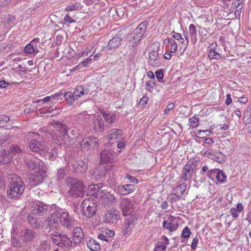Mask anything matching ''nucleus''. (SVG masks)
Returning <instances> with one entry per match:
<instances>
[{
    "instance_id": "obj_21",
    "label": "nucleus",
    "mask_w": 251,
    "mask_h": 251,
    "mask_svg": "<svg viewBox=\"0 0 251 251\" xmlns=\"http://www.w3.org/2000/svg\"><path fill=\"white\" fill-rule=\"evenodd\" d=\"M102 190L98 185H90L89 186L87 195L95 197L99 199Z\"/></svg>"
},
{
    "instance_id": "obj_51",
    "label": "nucleus",
    "mask_w": 251,
    "mask_h": 251,
    "mask_svg": "<svg viewBox=\"0 0 251 251\" xmlns=\"http://www.w3.org/2000/svg\"><path fill=\"white\" fill-rule=\"evenodd\" d=\"M215 152L212 149H208L204 152V154L207 157L213 159Z\"/></svg>"
},
{
    "instance_id": "obj_30",
    "label": "nucleus",
    "mask_w": 251,
    "mask_h": 251,
    "mask_svg": "<svg viewBox=\"0 0 251 251\" xmlns=\"http://www.w3.org/2000/svg\"><path fill=\"white\" fill-rule=\"evenodd\" d=\"M25 163L27 168L30 170H33L34 169L36 170L39 164L44 165L42 162H36L34 160L31 159H26Z\"/></svg>"
},
{
    "instance_id": "obj_33",
    "label": "nucleus",
    "mask_w": 251,
    "mask_h": 251,
    "mask_svg": "<svg viewBox=\"0 0 251 251\" xmlns=\"http://www.w3.org/2000/svg\"><path fill=\"white\" fill-rule=\"evenodd\" d=\"M186 188V185L185 183H182L174 189V191L180 195L182 196L184 193Z\"/></svg>"
},
{
    "instance_id": "obj_6",
    "label": "nucleus",
    "mask_w": 251,
    "mask_h": 251,
    "mask_svg": "<svg viewBox=\"0 0 251 251\" xmlns=\"http://www.w3.org/2000/svg\"><path fill=\"white\" fill-rule=\"evenodd\" d=\"M197 165L198 162L195 159H191L188 161L183 168L181 178L185 181L190 180L195 173Z\"/></svg>"
},
{
    "instance_id": "obj_16",
    "label": "nucleus",
    "mask_w": 251,
    "mask_h": 251,
    "mask_svg": "<svg viewBox=\"0 0 251 251\" xmlns=\"http://www.w3.org/2000/svg\"><path fill=\"white\" fill-rule=\"evenodd\" d=\"M73 237L74 242L77 244L81 243L84 239V234L81 228L76 227L73 231Z\"/></svg>"
},
{
    "instance_id": "obj_53",
    "label": "nucleus",
    "mask_w": 251,
    "mask_h": 251,
    "mask_svg": "<svg viewBox=\"0 0 251 251\" xmlns=\"http://www.w3.org/2000/svg\"><path fill=\"white\" fill-rule=\"evenodd\" d=\"M10 121V117L5 115L0 116V124H4Z\"/></svg>"
},
{
    "instance_id": "obj_57",
    "label": "nucleus",
    "mask_w": 251,
    "mask_h": 251,
    "mask_svg": "<svg viewBox=\"0 0 251 251\" xmlns=\"http://www.w3.org/2000/svg\"><path fill=\"white\" fill-rule=\"evenodd\" d=\"M174 107V104L173 103L168 104L164 110V113H168L169 111L172 110Z\"/></svg>"
},
{
    "instance_id": "obj_50",
    "label": "nucleus",
    "mask_w": 251,
    "mask_h": 251,
    "mask_svg": "<svg viewBox=\"0 0 251 251\" xmlns=\"http://www.w3.org/2000/svg\"><path fill=\"white\" fill-rule=\"evenodd\" d=\"M66 175L65 170L64 169H60L58 170L56 174V176L58 179H62Z\"/></svg>"
},
{
    "instance_id": "obj_42",
    "label": "nucleus",
    "mask_w": 251,
    "mask_h": 251,
    "mask_svg": "<svg viewBox=\"0 0 251 251\" xmlns=\"http://www.w3.org/2000/svg\"><path fill=\"white\" fill-rule=\"evenodd\" d=\"M133 222L132 219H127L125 223V230L126 232H129L131 228V226H133Z\"/></svg>"
},
{
    "instance_id": "obj_15",
    "label": "nucleus",
    "mask_w": 251,
    "mask_h": 251,
    "mask_svg": "<svg viewBox=\"0 0 251 251\" xmlns=\"http://www.w3.org/2000/svg\"><path fill=\"white\" fill-rule=\"evenodd\" d=\"M178 224L176 219L171 217L168 220H164L163 227L172 232L177 229Z\"/></svg>"
},
{
    "instance_id": "obj_46",
    "label": "nucleus",
    "mask_w": 251,
    "mask_h": 251,
    "mask_svg": "<svg viewBox=\"0 0 251 251\" xmlns=\"http://www.w3.org/2000/svg\"><path fill=\"white\" fill-rule=\"evenodd\" d=\"M9 151L10 153L16 154L20 153L22 151V150L17 145H12L10 146Z\"/></svg>"
},
{
    "instance_id": "obj_8",
    "label": "nucleus",
    "mask_w": 251,
    "mask_h": 251,
    "mask_svg": "<svg viewBox=\"0 0 251 251\" xmlns=\"http://www.w3.org/2000/svg\"><path fill=\"white\" fill-rule=\"evenodd\" d=\"M50 236L53 243L58 246L69 247L72 245V241L66 235H61L58 232L56 234H50Z\"/></svg>"
},
{
    "instance_id": "obj_12",
    "label": "nucleus",
    "mask_w": 251,
    "mask_h": 251,
    "mask_svg": "<svg viewBox=\"0 0 251 251\" xmlns=\"http://www.w3.org/2000/svg\"><path fill=\"white\" fill-rule=\"evenodd\" d=\"M114 156V151L106 149L103 150L100 155V162L103 163H112L115 161Z\"/></svg>"
},
{
    "instance_id": "obj_37",
    "label": "nucleus",
    "mask_w": 251,
    "mask_h": 251,
    "mask_svg": "<svg viewBox=\"0 0 251 251\" xmlns=\"http://www.w3.org/2000/svg\"><path fill=\"white\" fill-rule=\"evenodd\" d=\"M226 178V175L223 171L218 170L217 172L216 178L218 181L221 183H224L225 182Z\"/></svg>"
},
{
    "instance_id": "obj_11",
    "label": "nucleus",
    "mask_w": 251,
    "mask_h": 251,
    "mask_svg": "<svg viewBox=\"0 0 251 251\" xmlns=\"http://www.w3.org/2000/svg\"><path fill=\"white\" fill-rule=\"evenodd\" d=\"M98 139L94 137L84 138L80 143V147L82 150H88L89 148L98 144Z\"/></svg>"
},
{
    "instance_id": "obj_47",
    "label": "nucleus",
    "mask_w": 251,
    "mask_h": 251,
    "mask_svg": "<svg viewBox=\"0 0 251 251\" xmlns=\"http://www.w3.org/2000/svg\"><path fill=\"white\" fill-rule=\"evenodd\" d=\"M29 222L32 227L38 229L40 227V224L38 223L37 220L33 218L29 219Z\"/></svg>"
},
{
    "instance_id": "obj_32",
    "label": "nucleus",
    "mask_w": 251,
    "mask_h": 251,
    "mask_svg": "<svg viewBox=\"0 0 251 251\" xmlns=\"http://www.w3.org/2000/svg\"><path fill=\"white\" fill-rule=\"evenodd\" d=\"M64 97L68 103L70 105H73L74 101L76 100L75 98L74 94L71 92L66 93L64 95Z\"/></svg>"
},
{
    "instance_id": "obj_5",
    "label": "nucleus",
    "mask_w": 251,
    "mask_h": 251,
    "mask_svg": "<svg viewBox=\"0 0 251 251\" xmlns=\"http://www.w3.org/2000/svg\"><path fill=\"white\" fill-rule=\"evenodd\" d=\"M67 185H70V188L69 194L72 197L77 198L82 197L83 195V183L80 181H76L72 178L67 180Z\"/></svg>"
},
{
    "instance_id": "obj_1",
    "label": "nucleus",
    "mask_w": 251,
    "mask_h": 251,
    "mask_svg": "<svg viewBox=\"0 0 251 251\" xmlns=\"http://www.w3.org/2000/svg\"><path fill=\"white\" fill-rule=\"evenodd\" d=\"M49 218V220L44 221L43 226H49L50 230L53 229L59 230L60 225L70 228L74 222L69 213L67 212L60 213L58 211H54L50 214V216Z\"/></svg>"
},
{
    "instance_id": "obj_36",
    "label": "nucleus",
    "mask_w": 251,
    "mask_h": 251,
    "mask_svg": "<svg viewBox=\"0 0 251 251\" xmlns=\"http://www.w3.org/2000/svg\"><path fill=\"white\" fill-rule=\"evenodd\" d=\"M189 33L191 39L196 41L197 40V33L194 25L191 24L189 25Z\"/></svg>"
},
{
    "instance_id": "obj_62",
    "label": "nucleus",
    "mask_w": 251,
    "mask_h": 251,
    "mask_svg": "<svg viewBox=\"0 0 251 251\" xmlns=\"http://www.w3.org/2000/svg\"><path fill=\"white\" fill-rule=\"evenodd\" d=\"M218 171V169H211L209 170L207 173V176L209 177V178H211V176L213 174L217 173V172Z\"/></svg>"
},
{
    "instance_id": "obj_20",
    "label": "nucleus",
    "mask_w": 251,
    "mask_h": 251,
    "mask_svg": "<svg viewBox=\"0 0 251 251\" xmlns=\"http://www.w3.org/2000/svg\"><path fill=\"white\" fill-rule=\"evenodd\" d=\"M127 43L131 47H136L138 45L139 42L142 40L140 36L132 32L127 36Z\"/></svg>"
},
{
    "instance_id": "obj_63",
    "label": "nucleus",
    "mask_w": 251,
    "mask_h": 251,
    "mask_svg": "<svg viewBox=\"0 0 251 251\" xmlns=\"http://www.w3.org/2000/svg\"><path fill=\"white\" fill-rule=\"evenodd\" d=\"M226 105H229L232 102V99L231 98V95L230 94H227L226 95Z\"/></svg>"
},
{
    "instance_id": "obj_25",
    "label": "nucleus",
    "mask_w": 251,
    "mask_h": 251,
    "mask_svg": "<svg viewBox=\"0 0 251 251\" xmlns=\"http://www.w3.org/2000/svg\"><path fill=\"white\" fill-rule=\"evenodd\" d=\"M147 25L148 23L146 21H143L138 25L132 32L140 36L142 38V36L146 30Z\"/></svg>"
},
{
    "instance_id": "obj_14",
    "label": "nucleus",
    "mask_w": 251,
    "mask_h": 251,
    "mask_svg": "<svg viewBox=\"0 0 251 251\" xmlns=\"http://www.w3.org/2000/svg\"><path fill=\"white\" fill-rule=\"evenodd\" d=\"M47 205L41 201L34 202L31 206L32 213L34 214H44L47 211Z\"/></svg>"
},
{
    "instance_id": "obj_52",
    "label": "nucleus",
    "mask_w": 251,
    "mask_h": 251,
    "mask_svg": "<svg viewBox=\"0 0 251 251\" xmlns=\"http://www.w3.org/2000/svg\"><path fill=\"white\" fill-rule=\"evenodd\" d=\"M107 235H105L103 233H100L98 234V238L101 240L105 241L106 242H109L111 241V239H110L109 237H107Z\"/></svg>"
},
{
    "instance_id": "obj_27",
    "label": "nucleus",
    "mask_w": 251,
    "mask_h": 251,
    "mask_svg": "<svg viewBox=\"0 0 251 251\" xmlns=\"http://www.w3.org/2000/svg\"><path fill=\"white\" fill-rule=\"evenodd\" d=\"M74 168L77 173H83L87 169V165L82 161L79 160L73 164Z\"/></svg>"
},
{
    "instance_id": "obj_40",
    "label": "nucleus",
    "mask_w": 251,
    "mask_h": 251,
    "mask_svg": "<svg viewBox=\"0 0 251 251\" xmlns=\"http://www.w3.org/2000/svg\"><path fill=\"white\" fill-rule=\"evenodd\" d=\"M62 95L63 93L60 92L58 93H56L54 95L50 96V97L51 98V103H57L60 100H61L62 99V98H61V96Z\"/></svg>"
},
{
    "instance_id": "obj_60",
    "label": "nucleus",
    "mask_w": 251,
    "mask_h": 251,
    "mask_svg": "<svg viewBox=\"0 0 251 251\" xmlns=\"http://www.w3.org/2000/svg\"><path fill=\"white\" fill-rule=\"evenodd\" d=\"M198 242H199V239H198V238L197 237H195L193 240V242H192V244H191V248L193 250H195L196 249V247L197 246Z\"/></svg>"
},
{
    "instance_id": "obj_35",
    "label": "nucleus",
    "mask_w": 251,
    "mask_h": 251,
    "mask_svg": "<svg viewBox=\"0 0 251 251\" xmlns=\"http://www.w3.org/2000/svg\"><path fill=\"white\" fill-rule=\"evenodd\" d=\"M12 136L10 134H5L0 137V147L2 146L7 142L11 140Z\"/></svg>"
},
{
    "instance_id": "obj_38",
    "label": "nucleus",
    "mask_w": 251,
    "mask_h": 251,
    "mask_svg": "<svg viewBox=\"0 0 251 251\" xmlns=\"http://www.w3.org/2000/svg\"><path fill=\"white\" fill-rule=\"evenodd\" d=\"M208 56L211 59H219L222 57L220 53L212 49L210 50Z\"/></svg>"
},
{
    "instance_id": "obj_23",
    "label": "nucleus",
    "mask_w": 251,
    "mask_h": 251,
    "mask_svg": "<svg viewBox=\"0 0 251 251\" xmlns=\"http://www.w3.org/2000/svg\"><path fill=\"white\" fill-rule=\"evenodd\" d=\"M122 41V39L119 36L113 37L108 42L107 45V50L115 49L118 48Z\"/></svg>"
},
{
    "instance_id": "obj_56",
    "label": "nucleus",
    "mask_w": 251,
    "mask_h": 251,
    "mask_svg": "<svg viewBox=\"0 0 251 251\" xmlns=\"http://www.w3.org/2000/svg\"><path fill=\"white\" fill-rule=\"evenodd\" d=\"M156 76L159 81L162 79L164 76L163 72L161 70H159L155 72Z\"/></svg>"
},
{
    "instance_id": "obj_19",
    "label": "nucleus",
    "mask_w": 251,
    "mask_h": 251,
    "mask_svg": "<svg viewBox=\"0 0 251 251\" xmlns=\"http://www.w3.org/2000/svg\"><path fill=\"white\" fill-rule=\"evenodd\" d=\"M36 236V232L30 229H26L22 231L21 239L25 242L32 240Z\"/></svg>"
},
{
    "instance_id": "obj_24",
    "label": "nucleus",
    "mask_w": 251,
    "mask_h": 251,
    "mask_svg": "<svg viewBox=\"0 0 251 251\" xmlns=\"http://www.w3.org/2000/svg\"><path fill=\"white\" fill-rule=\"evenodd\" d=\"M11 158L12 156L9 151L3 150L0 151V163H8L11 161Z\"/></svg>"
},
{
    "instance_id": "obj_2",
    "label": "nucleus",
    "mask_w": 251,
    "mask_h": 251,
    "mask_svg": "<svg viewBox=\"0 0 251 251\" xmlns=\"http://www.w3.org/2000/svg\"><path fill=\"white\" fill-rule=\"evenodd\" d=\"M25 190V185L21 178L18 176L13 178L12 181L9 185L7 191V196L9 198H18L23 193Z\"/></svg>"
},
{
    "instance_id": "obj_59",
    "label": "nucleus",
    "mask_w": 251,
    "mask_h": 251,
    "mask_svg": "<svg viewBox=\"0 0 251 251\" xmlns=\"http://www.w3.org/2000/svg\"><path fill=\"white\" fill-rule=\"evenodd\" d=\"M64 20L66 23H72L75 22V20L72 19V18L70 16H69V15H68V14H66L65 16Z\"/></svg>"
},
{
    "instance_id": "obj_64",
    "label": "nucleus",
    "mask_w": 251,
    "mask_h": 251,
    "mask_svg": "<svg viewBox=\"0 0 251 251\" xmlns=\"http://www.w3.org/2000/svg\"><path fill=\"white\" fill-rule=\"evenodd\" d=\"M177 50V44L176 43H172L171 45V51L174 53Z\"/></svg>"
},
{
    "instance_id": "obj_49",
    "label": "nucleus",
    "mask_w": 251,
    "mask_h": 251,
    "mask_svg": "<svg viewBox=\"0 0 251 251\" xmlns=\"http://www.w3.org/2000/svg\"><path fill=\"white\" fill-rule=\"evenodd\" d=\"M190 229L187 226L185 227L182 232V236L185 238H187L190 236Z\"/></svg>"
},
{
    "instance_id": "obj_31",
    "label": "nucleus",
    "mask_w": 251,
    "mask_h": 251,
    "mask_svg": "<svg viewBox=\"0 0 251 251\" xmlns=\"http://www.w3.org/2000/svg\"><path fill=\"white\" fill-rule=\"evenodd\" d=\"M226 159V156L224 155L221 151H216L213 160L219 163H222Z\"/></svg>"
},
{
    "instance_id": "obj_43",
    "label": "nucleus",
    "mask_w": 251,
    "mask_h": 251,
    "mask_svg": "<svg viewBox=\"0 0 251 251\" xmlns=\"http://www.w3.org/2000/svg\"><path fill=\"white\" fill-rule=\"evenodd\" d=\"M156 83L154 81L151 80L146 82V89L149 92H151L153 88L155 85Z\"/></svg>"
},
{
    "instance_id": "obj_44",
    "label": "nucleus",
    "mask_w": 251,
    "mask_h": 251,
    "mask_svg": "<svg viewBox=\"0 0 251 251\" xmlns=\"http://www.w3.org/2000/svg\"><path fill=\"white\" fill-rule=\"evenodd\" d=\"M181 196L175 192L170 195V199L171 202H176L180 200Z\"/></svg>"
},
{
    "instance_id": "obj_34",
    "label": "nucleus",
    "mask_w": 251,
    "mask_h": 251,
    "mask_svg": "<svg viewBox=\"0 0 251 251\" xmlns=\"http://www.w3.org/2000/svg\"><path fill=\"white\" fill-rule=\"evenodd\" d=\"M75 96V98L76 100L78 98L84 94V89L82 86H77L73 93Z\"/></svg>"
},
{
    "instance_id": "obj_26",
    "label": "nucleus",
    "mask_w": 251,
    "mask_h": 251,
    "mask_svg": "<svg viewBox=\"0 0 251 251\" xmlns=\"http://www.w3.org/2000/svg\"><path fill=\"white\" fill-rule=\"evenodd\" d=\"M122 135V131L119 129H112L108 132L107 137L109 140L116 139L118 140L119 138L121 139Z\"/></svg>"
},
{
    "instance_id": "obj_58",
    "label": "nucleus",
    "mask_w": 251,
    "mask_h": 251,
    "mask_svg": "<svg viewBox=\"0 0 251 251\" xmlns=\"http://www.w3.org/2000/svg\"><path fill=\"white\" fill-rule=\"evenodd\" d=\"M230 213L234 218H237L238 216V212L235 208H231L230 209Z\"/></svg>"
},
{
    "instance_id": "obj_61",
    "label": "nucleus",
    "mask_w": 251,
    "mask_h": 251,
    "mask_svg": "<svg viewBox=\"0 0 251 251\" xmlns=\"http://www.w3.org/2000/svg\"><path fill=\"white\" fill-rule=\"evenodd\" d=\"M148 101V98L147 97H143L140 100L139 103L142 105H145Z\"/></svg>"
},
{
    "instance_id": "obj_41",
    "label": "nucleus",
    "mask_w": 251,
    "mask_h": 251,
    "mask_svg": "<svg viewBox=\"0 0 251 251\" xmlns=\"http://www.w3.org/2000/svg\"><path fill=\"white\" fill-rule=\"evenodd\" d=\"M25 51L26 53L32 54L35 51L34 45L30 42L25 48Z\"/></svg>"
},
{
    "instance_id": "obj_29",
    "label": "nucleus",
    "mask_w": 251,
    "mask_h": 251,
    "mask_svg": "<svg viewBox=\"0 0 251 251\" xmlns=\"http://www.w3.org/2000/svg\"><path fill=\"white\" fill-rule=\"evenodd\" d=\"M100 113L107 123L111 124L115 121V114L110 113H107L104 111H101Z\"/></svg>"
},
{
    "instance_id": "obj_18",
    "label": "nucleus",
    "mask_w": 251,
    "mask_h": 251,
    "mask_svg": "<svg viewBox=\"0 0 251 251\" xmlns=\"http://www.w3.org/2000/svg\"><path fill=\"white\" fill-rule=\"evenodd\" d=\"M99 199L102 203L107 204L109 202H113L115 201L116 198L113 195L107 192H103L102 191Z\"/></svg>"
},
{
    "instance_id": "obj_3",
    "label": "nucleus",
    "mask_w": 251,
    "mask_h": 251,
    "mask_svg": "<svg viewBox=\"0 0 251 251\" xmlns=\"http://www.w3.org/2000/svg\"><path fill=\"white\" fill-rule=\"evenodd\" d=\"M28 136L33 138L29 143L30 149L32 151L39 153L40 155L44 153L48 147L44 141L39 140L38 134H37L36 133L31 132L28 134Z\"/></svg>"
},
{
    "instance_id": "obj_9",
    "label": "nucleus",
    "mask_w": 251,
    "mask_h": 251,
    "mask_svg": "<svg viewBox=\"0 0 251 251\" xmlns=\"http://www.w3.org/2000/svg\"><path fill=\"white\" fill-rule=\"evenodd\" d=\"M155 44L152 45L150 49V51L149 52V62L152 66L157 67L160 64L159 58H160L159 54L158 53V47L156 48L154 47Z\"/></svg>"
},
{
    "instance_id": "obj_54",
    "label": "nucleus",
    "mask_w": 251,
    "mask_h": 251,
    "mask_svg": "<svg viewBox=\"0 0 251 251\" xmlns=\"http://www.w3.org/2000/svg\"><path fill=\"white\" fill-rule=\"evenodd\" d=\"M78 9V5L75 4H71V5H69L66 7L65 10L67 11H72L74 10H77Z\"/></svg>"
},
{
    "instance_id": "obj_22",
    "label": "nucleus",
    "mask_w": 251,
    "mask_h": 251,
    "mask_svg": "<svg viewBox=\"0 0 251 251\" xmlns=\"http://www.w3.org/2000/svg\"><path fill=\"white\" fill-rule=\"evenodd\" d=\"M135 189V186L133 184H125L118 187V191L122 195H127L132 192Z\"/></svg>"
},
{
    "instance_id": "obj_13",
    "label": "nucleus",
    "mask_w": 251,
    "mask_h": 251,
    "mask_svg": "<svg viewBox=\"0 0 251 251\" xmlns=\"http://www.w3.org/2000/svg\"><path fill=\"white\" fill-rule=\"evenodd\" d=\"M120 207L124 216L129 215L132 212L133 204L128 199H124L121 201Z\"/></svg>"
},
{
    "instance_id": "obj_17",
    "label": "nucleus",
    "mask_w": 251,
    "mask_h": 251,
    "mask_svg": "<svg viewBox=\"0 0 251 251\" xmlns=\"http://www.w3.org/2000/svg\"><path fill=\"white\" fill-rule=\"evenodd\" d=\"M93 125L94 129L96 131H102L104 129V125L100 115H97L94 117L93 119Z\"/></svg>"
},
{
    "instance_id": "obj_39",
    "label": "nucleus",
    "mask_w": 251,
    "mask_h": 251,
    "mask_svg": "<svg viewBox=\"0 0 251 251\" xmlns=\"http://www.w3.org/2000/svg\"><path fill=\"white\" fill-rule=\"evenodd\" d=\"M200 119L198 117L194 116L189 118L190 125L193 128L196 127L199 124Z\"/></svg>"
},
{
    "instance_id": "obj_10",
    "label": "nucleus",
    "mask_w": 251,
    "mask_h": 251,
    "mask_svg": "<svg viewBox=\"0 0 251 251\" xmlns=\"http://www.w3.org/2000/svg\"><path fill=\"white\" fill-rule=\"evenodd\" d=\"M119 218V211L112 209L105 213L103 216V221L105 223L113 224L116 223Z\"/></svg>"
},
{
    "instance_id": "obj_7",
    "label": "nucleus",
    "mask_w": 251,
    "mask_h": 251,
    "mask_svg": "<svg viewBox=\"0 0 251 251\" xmlns=\"http://www.w3.org/2000/svg\"><path fill=\"white\" fill-rule=\"evenodd\" d=\"M82 212L84 216L90 218L93 216L96 211V204L93 199L89 198L84 200L81 204Z\"/></svg>"
},
{
    "instance_id": "obj_28",
    "label": "nucleus",
    "mask_w": 251,
    "mask_h": 251,
    "mask_svg": "<svg viewBox=\"0 0 251 251\" xmlns=\"http://www.w3.org/2000/svg\"><path fill=\"white\" fill-rule=\"evenodd\" d=\"M87 245L88 248L91 251H98L100 249L99 243L96 240L91 238L87 242Z\"/></svg>"
},
{
    "instance_id": "obj_45",
    "label": "nucleus",
    "mask_w": 251,
    "mask_h": 251,
    "mask_svg": "<svg viewBox=\"0 0 251 251\" xmlns=\"http://www.w3.org/2000/svg\"><path fill=\"white\" fill-rule=\"evenodd\" d=\"M167 247L162 242H159L155 247L154 251H165Z\"/></svg>"
},
{
    "instance_id": "obj_55",
    "label": "nucleus",
    "mask_w": 251,
    "mask_h": 251,
    "mask_svg": "<svg viewBox=\"0 0 251 251\" xmlns=\"http://www.w3.org/2000/svg\"><path fill=\"white\" fill-rule=\"evenodd\" d=\"M209 33V29L204 27H201L199 30V33L201 36L205 37Z\"/></svg>"
},
{
    "instance_id": "obj_48",
    "label": "nucleus",
    "mask_w": 251,
    "mask_h": 251,
    "mask_svg": "<svg viewBox=\"0 0 251 251\" xmlns=\"http://www.w3.org/2000/svg\"><path fill=\"white\" fill-rule=\"evenodd\" d=\"M101 232L104 233V235H107V237L111 238L114 235V232L107 228H104L101 230Z\"/></svg>"
},
{
    "instance_id": "obj_4",
    "label": "nucleus",
    "mask_w": 251,
    "mask_h": 251,
    "mask_svg": "<svg viewBox=\"0 0 251 251\" xmlns=\"http://www.w3.org/2000/svg\"><path fill=\"white\" fill-rule=\"evenodd\" d=\"M46 176V167L39 164L34 173L29 177L28 184L31 187L36 186L42 183Z\"/></svg>"
}]
</instances>
